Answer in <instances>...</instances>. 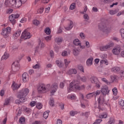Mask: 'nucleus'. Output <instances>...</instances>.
Returning <instances> with one entry per match:
<instances>
[{
    "label": "nucleus",
    "mask_w": 124,
    "mask_h": 124,
    "mask_svg": "<svg viewBox=\"0 0 124 124\" xmlns=\"http://www.w3.org/2000/svg\"><path fill=\"white\" fill-rule=\"evenodd\" d=\"M112 93L114 95H117L118 93V89L116 88H114L112 89Z\"/></svg>",
    "instance_id": "obj_44"
},
{
    "label": "nucleus",
    "mask_w": 124,
    "mask_h": 124,
    "mask_svg": "<svg viewBox=\"0 0 124 124\" xmlns=\"http://www.w3.org/2000/svg\"><path fill=\"white\" fill-rule=\"evenodd\" d=\"M59 83L57 82L53 83L50 87L49 92L51 95H54L57 91H58V88Z\"/></svg>",
    "instance_id": "obj_7"
},
{
    "label": "nucleus",
    "mask_w": 124,
    "mask_h": 124,
    "mask_svg": "<svg viewBox=\"0 0 124 124\" xmlns=\"http://www.w3.org/2000/svg\"><path fill=\"white\" fill-rule=\"evenodd\" d=\"M119 104L120 105H121V106H124V100H121L119 102Z\"/></svg>",
    "instance_id": "obj_62"
},
{
    "label": "nucleus",
    "mask_w": 124,
    "mask_h": 124,
    "mask_svg": "<svg viewBox=\"0 0 124 124\" xmlns=\"http://www.w3.org/2000/svg\"><path fill=\"white\" fill-rule=\"evenodd\" d=\"M85 89V85L79 86V82L78 81L74 80L70 84L69 87L68 88V93L70 92H73L74 91H77V90H81Z\"/></svg>",
    "instance_id": "obj_1"
},
{
    "label": "nucleus",
    "mask_w": 124,
    "mask_h": 124,
    "mask_svg": "<svg viewBox=\"0 0 124 124\" xmlns=\"http://www.w3.org/2000/svg\"><path fill=\"white\" fill-rule=\"evenodd\" d=\"M68 55H70V51H68V52L66 50H64L62 52V57H66V56H68Z\"/></svg>",
    "instance_id": "obj_29"
},
{
    "label": "nucleus",
    "mask_w": 124,
    "mask_h": 124,
    "mask_svg": "<svg viewBox=\"0 0 124 124\" xmlns=\"http://www.w3.org/2000/svg\"><path fill=\"white\" fill-rule=\"evenodd\" d=\"M14 101V98L13 97H10L5 99L4 103V106H7L10 105V104L12 103Z\"/></svg>",
    "instance_id": "obj_14"
},
{
    "label": "nucleus",
    "mask_w": 124,
    "mask_h": 124,
    "mask_svg": "<svg viewBox=\"0 0 124 124\" xmlns=\"http://www.w3.org/2000/svg\"><path fill=\"white\" fill-rule=\"evenodd\" d=\"M98 102L99 104L98 108L99 110L103 111L104 110V104L108 106V107H110V103L107 102L104 103V98L102 96H100L98 98Z\"/></svg>",
    "instance_id": "obj_5"
},
{
    "label": "nucleus",
    "mask_w": 124,
    "mask_h": 124,
    "mask_svg": "<svg viewBox=\"0 0 124 124\" xmlns=\"http://www.w3.org/2000/svg\"><path fill=\"white\" fill-rule=\"evenodd\" d=\"M112 0H104V3H111L112 2Z\"/></svg>",
    "instance_id": "obj_61"
},
{
    "label": "nucleus",
    "mask_w": 124,
    "mask_h": 124,
    "mask_svg": "<svg viewBox=\"0 0 124 124\" xmlns=\"http://www.w3.org/2000/svg\"><path fill=\"white\" fill-rule=\"evenodd\" d=\"M10 32H11V28L8 27L6 28H3L2 30V32L1 33V34L5 38H7V37L9 36V34H10Z\"/></svg>",
    "instance_id": "obj_6"
},
{
    "label": "nucleus",
    "mask_w": 124,
    "mask_h": 124,
    "mask_svg": "<svg viewBox=\"0 0 124 124\" xmlns=\"http://www.w3.org/2000/svg\"><path fill=\"white\" fill-rule=\"evenodd\" d=\"M101 92L102 93H103V95H107V94H108V93H109V89H108V86H102L101 89Z\"/></svg>",
    "instance_id": "obj_15"
},
{
    "label": "nucleus",
    "mask_w": 124,
    "mask_h": 124,
    "mask_svg": "<svg viewBox=\"0 0 124 124\" xmlns=\"http://www.w3.org/2000/svg\"><path fill=\"white\" fill-rule=\"evenodd\" d=\"M45 39L46 41H50L52 39V36H47L45 37Z\"/></svg>",
    "instance_id": "obj_57"
},
{
    "label": "nucleus",
    "mask_w": 124,
    "mask_h": 124,
    "mask_svg": "<svg viewBox=\"0 0 124 124\" xmlns=\"http://www.w3.org/2000/svg\"><path fill=\"white\" fill-rule=\"evenodd\" d=\"M15 19H18L20 17V15L18 14L11 15Z\"/></svg>",
    "instance_id": "obj_52"
},
{
    "label": "nucleus",
    "mask_w": 124,
    "mask_h": 124,
    "mask_svg": "<svg viewBox=\"0 0 124 124\" xmlns=\"http://www.w3.org/2000/svg\"><path fill=\"white\" fill-rule=\"evenodd\" d=\"M102 81H103V82H104L105 83H106V84H107L108 85H110V82L108 81V80H107V79L105 78H102Z\"/></svg>",
    "instance_id": "obj_51"
},
{
    "label": "nucleus",
    "mask_w": 124,
    "mask_h": 124,
    "mask_svg": "<svg viewBox=\"0 0 124 124\" xmlns=\"http://www.w3.org/2000/svg\"><path fill=\"white\" fill-rule=\"evenodd\" d=\"M20 70V64L18 61H15L12 65V70L14 72H17Z\"/></svg>",
    "instance_id": "obj_8"
},
{
    "label": "nucleus",
    "mask_w": 124,
    "mask_h": 124,
    "mask_svg": "<svg viewBox=\"0 0 124 124\" xmlns=\"http://www.w3.org/2000/svg\"><path fill=\"white\" fill-rule=\"evenodd\" d=\"M8 58H9V54L7 53V52H5L2 56L1 60H7Z\"/></svg>",
    "instance_id": "obj_28"
},
{
    "label": "nucleus",
    "mask_w": 124,
    "mask_h": 124,
    "mask_svg": "<svg viewBox=\"0 0 124 124\" xmlns=\"http://www.w3.org/2000/svg\"><path fill=\"white\" fill-rule=\"evenodd\" d=\"M114 119L112 118H110L109 121L108 122V124H112L113 123H114Z\"/></svg>",
    "instance_id": "obj_56"
},
{
    "label": "nucleus",
    "mask_w": 124,
    "mask_h": 124,
    "mask_svg": "<svg viewBox=\"0 0 124 124\" xmlns=\"http://www.w3.org/2000/svg\"><path fill=\"white\" fill-rule=\"evenodd\" d=\"M113 46H114V43H110L106 46H101L100 47V49L101 50V51H107L108 49H109V48H111V47Z\"/></svg>",
    "instance_id": "obj_13"
},
{
    "label": "nucleus",
    "mask_w": 124,
    "mask_h": 124,
    "mask_svg": "<svg viewBox=\"0 0 124 124\" xmlns=\"http://www.w3.org/2000/svg\"><path fill=\"white\" fill-rule=\"evenodd\" d=\"M67 74L68 75H71V74H76L77 73V70L75 69H70L68 70L67 72Z\"/></svg>",
    "instance_id": "obj_21"
},
{
    "label": "nucleus",
    "mask_w": 124,
    "mask_h": 124,
    "mask_svg": "<svg viewBox=\"0 0 124 124\" xmlns=\"http://www.w3.org/2000/svg\"><path fill=\"white\" fill-rule=\"evenodd\" d=\"M73 44L76 46H79L81 44V41L78 39H76L73 41Z\"/></svg>",
    "instance_id": "obj_26"
},
{
    "label": "nucleus",
    "mask_w": 124,
    "mask_h": 124,
    "mask_svg": "<svg viewBox=\"0 0 124 124\" xmlns=\"http://www.w3.org/2000/svg\"><path fill=\"white\" fill-rule=\"evenodd\" d=\"M30 79V77L29 76V74L27 73H24L22 75V81L24 83H27V82L29 81Z\"/></svg>",
    "instance_id": "obj_17"
},
{
    "label": "nucleus",
    "mask_w": 124,
    "mask_h": 124,
    "mask_svg": "<svg viewBox=\"0 0 124 124\" xmlns=\"http://www.w3.org/2000/svg\"><path fill=\"white\" fill-rule=\"evenodd\" d=\"M99 28L102 31L105 32V33H109L110 31H111V29L110 28L107 27V26L105 25H103L101 27L100 25H99Z\"/></svg>",
    "instance_id": "obj_12"
},
{
    "label": "nucleus",
    "mask_w": 124,
    "mask_h": 124,
    "mask_svg": "<svg viewBox=\"0 0 124 124\" xmlns=\"http://www.w3.org/2000/svg\"><path fill=\"white\" fill-rule=\"evenodd\" d=\"M76 114H77V111H74L72 110L70 112V115L71 116H75V115H76Z\"/></svg>",
    "instance_id": "obj_54"
},
{
    "label": "nucleus",
    "mask_w": 124,
    "mask_h": 124,
    "mask_svg": "<svg viewBox=\"0 0 124 124\" xmlns=\"http://www.w3.org/2000/svg\"><path fill=\"white\" fill-rule=\"evenodd\" d=\"M54 100L53 98H50L49 102V104L51 107H54L55 105Z\"/></svg>",
    "instance_id": "obj_32"
},
{
    "label": "nucleus",
    "mask_w": 124,
    "mask_h": 124,
    "mask_svg": "<svg viewBox=\"0 0 124 124\" xmlns=\"http://www.w3.org/2000/svg\"><path fill=\"white\" fill-rule=\"evenodd\" d=\"M99 94H100V91L97 90L95 92H93L87 94L86 95V98H87V99H91V98H93V96L96 97V96H97V95H99Z\"/></svg>",
    "instance_id": "obj_10"
},
{
    "label": "nucleus",
    "mask_w": 124,
    "mask_h": 124,
    "mask_svg": "<svg viewBox=\"0 0 124 124\" xmlns=\"http://www.w3.org/2000/svg\"><path fill=\"white\" fill-rule=\"evenodd\" d=\"M68 99H70L71 100H75L76 99V95L74 94H71L68 95L67 96Z\"/></svg>",
    "instance_id": "obj_24"
},
{
    "label": "nucleus",
    "mask_w": 124,
    "mask_h": 124,
    "mask_svg": "<svg viewBox=\"0 0 124 124\" xmlns=\"http://www.w3.org/2000/svg\"><path fill=\"white\" fill-rule=\"evenodd\" d=\"M20 35H21V31H16L14 33L13 36V39H17L19 37V36H20Z\"/></svg>",
    "instance_id": "obj_18"
},
{
    "label": "nucleus",
    "mask_w": 124,
    "mask_h": 124,
    "mask_svg": "<svg viewBox=\"0 0 124 124\" xmlns=\"http://www.w3.org/2000/svg\"><path fill=\"white\" fill-rule=\"evenodd\" d=\"M36 108L39 109H41L42 108V104L40 103H38L36 105Z\"/></svg>",
    "instance_id": "obj_49"
},
{
    "label": "nucleus",
    "mask_w": 124,
    "mask_h": 124,
    "mask_svg": "<svg viewBox=\"0 0 124 124\" xmlns=\"http://www.w3.org/2000/svg\"><path fill=\"white\" fill-rule=\"evenodd\" d=\"M45 32L46 33V34H47V35H49L51 33V30H50V28H46L45 30Z\"/></svg>",
    "instance_id": "obj_41"
},
{
    "label": "nucleus",
    "mask_w": 124,
    "mask_h": 124,
    "mask_svg": "<svg viewBox=\"0 0 124 124\" xmlns=\"http://www.w3.org/2000/svg\"><path fill=\"white\" fill-rule=\"evenodd\" d=\"M40 46L41 49H43L45 47V44L43 42H40L39 44V47Z\"/></svg>",
    "instance_id": "obj_47"
},
{
    "label": "nucleus",
    "mask_w": 124,
    "mask_h": 124,
    "mask_svg": "<svg viewBox=\"0 0 124 124\" xmlns=\"http://www.w3.org/2000/svg\"><path fill=\"white\" fill-rule=\"evenodd\" d=\"M100 58L101 59H102V60H104V59H106V58H107V54H102L100 56Z\"/></svg>",
    "instance_id": "obj_55"
},
{
    "label": "nucleus",
    "mask_w": 124,
    "mask_h": 124,
    "mask_svg": "<svg viewBox=\"0 0 124 124\" xmlns=\"http://www.w3.org/2000/svg\"><path fill=\"white\" fill-rule=\"evenodd\" d=\"M101 64H106V65H108V61L107 60H102L100 62Z\"/></svg>",
    "instance_id": "obj_39"
},
{
    "label": "nucleus",
    "mask_w": 124,
    "mask_h": 124,
    "mask_svg": "<svg viewBox=\"0 0 124 124\" xmlns=\"http://www.w3.org/2000/svg\"><path fill=\"white\" fill-rule=\"evenodd\" d=\"M44 11V8H43V7H41L37 10V12L38 14H41L42 13H43Z\"/></svg>",
    "instance_id": "obj_42"
},
{
    "label": "nucleus",
    "mask_w": 124,
    "mask_h": 124,
    "mask_svg": "<svg viewBox=\"0 0 124 124\" xmlns=\"http://www.w3.org/2000/svg\"><path fill=\"white\" fill-rule=\"evenodd\" d=\"M64 62L65 66H67V65H68V64L70 63V61L68 60L67 59H65L64 60Z\"/></svg>",
    "instance_id": "obj_48"
},
{
    "label": "nucleus",
    "mask_w": 124,
    "mask_h": 124,
    "mask_svg": "<svg viewBox=\"0 0 124 124\" xmlns=\"http://www.w3.org/2000/svg\"><path fill=\"white\" fill-rule=\"evenodd\" d=\"M53 66V65L52 64H51L50 63H47L46 64V68H47V69H50V68H52Z\"/></svg>",
    "instance_id": "obj_50"
},
{
    "label": "nucleus",
    "mask_w": 124,
    "mask_h": 124,
    "mask_svg": "<svg viewBox=\"0 0 124 124\" xmlns=\"http://www.w3.org/2000/svg\"><path fill=\"white\" fill-rule=\"evenodd\" d=\"M119 70H120V67H114L111 69L112 72H119Z\"/></svg>",
    "instance_id": "obj_34"
},
{
    "label": "nucleus",
    "mask_w": 124,
    "mask_h": 124,
    "mask_svg": "<svg viewBox=\"0 0 124 124\" xmlns=\"http://www.w3.org/2000/svg\"><path fill=\"white\" fill-rule=\"evenodd\" d=\"M20 87H21V85L17 84L16 83H14L12 85V88L13 91H15L16 90H18V89H19Z\"/></svg>",
    "instance_id": "obj_22"
},
{
    "label": "nucleus",
    "mask_w": 124,
    "mask_h": 124,
    "mask_svg": "<svg viewBox=\"0 0 124 124\" xmlns=\"http://www.w3.org/2000/svg\"><path fill=\"white\" fill-rule=\"evenodd\" d=\"M56 63L57 65L59 66V67H62V66H63V63H62V61L57 60L56 61Z\"/></svg>",
    "instance_id": "obj_30"
},
{
    "label": "nucleus",
    "mask_w": 124,
    "mask_h": 124,
    "mask_svg": "<svg viewBox=\"0 0 124 124\" xmlns=\"http://www.w3.org/2000/svg\"><path fill=\"white\" fill-rule=\"evenodd\" d=\"M41 48L39 47V46H37L35 48V54H39L40 53V51Z\"/></svg>",
    "instance_id": "obj_35"
},
{
    "label": "nucleus",
    "mask_w": 124,
    "mask_h": 124,
    "mask_svg": "<svg viewBox=\"0 0 124 124\" xmlns=\"http://www.w3.org/2000/svg\"><path fill=\"white\" fill-rule=\"evenodd\" d=\"M110 79L112 82H114V81H117L118 77H117V76H111L110 77Z\"/></svg>",
    "instance_id": "obj_43"
},
{
    "label": "nucleus",
    "mask_w": 124,
    "mask_h": 124,
    "mask_svg": "<svg viewBox=\"0 0 124 124\" xmlns=\"http://www.w3.org/2000/svg\"><path fill=\"white\" fill-rule=\"evenodd\" d=\"M25 122H26V119H25V117H21L19 120V124H25Z\"/></svg>",
    "instance_id": "obj_40"
},
{
    "label": "nucleus",
    "mask_w": 124,
    "mask_h": 124,
    "mask_svg": "<svg viewBox=\"0 0 124 124\" xmlns=\"http://www.w3.org/2000/svg\"><path fill=\"white\" fill-rule=\"evenodd\" d=\"M30 93V89L28 88H23L17 94V97L22 102L26 101V97Z\"/></svg>",
    "instance_id": "obj_3"
},
{
    "label": "nucleus",
    "mask_w": 124,
    "mask_h": 124,
    "mask_svg": "<svg viewBox=\"0 0 124 124\" xmlns=\"http://www.w3.org/2000/svg\"><path fill=\"white\" fill-rule=\"evenodd\" d=\"M85 47L86 48H90V43L88 41H85Z\"/></svg>",
    "instance_id": "obj_60"
},
{
    "label": "nucleus",
    "mask_w": 124,
    "mask_h": 124,
    "mask_svg": "<svg viewBox=\"0 0 124 124\" xmlns=\"http://www.w3.org/2000/svg\"><path fill=\"white\" fill-rule=\"evenodd\" d=\"M101 122H102V119H97L95 123H96L97 124H100V123H101Z\"/></svg>",
    "instance_id": "obj_64"
},
{
    "label": "nucleus",
    "mask_w": 124,
    "mask_h": 124,
    "mask_svg": "<svg viewBox=\"0 0 124 124\" xmlns=\"http://www.w3.org/2000/svg\"><path fill=\"white\" fill-rule=\"evenodd\" d=\"M28 21V18L27 17H23L20 20V23H26Z\"/></svg>",
    "instance_id": "obj_45"
},
{
    "label": "nucleus",
    "mask_w": 124,
    "mask_h": 124,
    "mask_svg": "<svg viewBox=\"0 0 124 124\" xmlns=\"http://www.w3.org/2000/svg\"><path fill=\"white\" fill-rule=\"evenodd\" d=\"M90 81L93 84H95L97 88H100V82L96 77L93 76L90 78Z\"/></svg>",
    "instance_id": "obj_11"
},
{
    "label": "nucleus",
    "mask_w": 124,
    "mask_h": 124,
    "mask_svg": "<svg viewBox=\"0 0 124 124\" xmlns=\"http://www.w3.org/2000/svg\"><path fill=\"white\" fill-rule=\"evenodd\" d=\"M31 33L28 31V30H25L21 34V39H24V40L26 39H29V38H31Z\"/></svg>",
    "instance_id": "obj_9"
},
{
    "label": "nucleus",
    "mask_w": 124,
    "mask_h": 124,
    "mask_svg": "<svg viewBox=\"0 0 124 124\" xmlns=\"http://www.w3.org/2000/svg\"><path fill=\"white\" fill-rule=\"evenodd\" d=\"M107 116H108V114H107V113H104L99 115V118L100 119H106V118H107Z\"/></svg>",
    "instance_id": "obj_31"
},
{
    "label": "nucleus",
    "mask_w": 124,
    "mask_h": 124,
    "mask_svg": "<svg viewBox=\"0 0 124 124\" xmlns=\"http://www.w3.org/2000/svg\"><path fill=\"white\" fill-rule=\"evenodd\" d=\"M118 12H119V10L118 9L110 10L109 11V14H110V15H115V14H116V13H118Z\"/></svg>",
    "instance_id": "obj_37"
},
{
    "label": "nucleus",
    "mask_w": 124,
    "mask_h": 124,
    "mask_svg": "<svg viewBox=\"0 0 124 124\" xmlns=\"http://www.w3.org/2000/svg\"><path fill=\"white\" fill-rule=\"evenodd\" d=\"M49 113H50V111L49 110L44 112L43 117L44 119H47L48 118V117L49 116Z\"/></svg>",
    "instance_id": "obj_36"
},
{
    "label": "nucleus",
    "mask_w": 124,
    "mask_h": 124,
    "mask_svg": "<svg viewBox=\"0 0 124 124\" xmlns=\"http://www.w3.org/2000/svg\"><path fill=\"white\" fill-rule=\"evenodd\" d=\"M62 38L61 37H58L55 39V42L58 45H61L62 42Z\"/></svg>",
    "instance_id": "obj_20"
},
{
    "label": "nucleus",
    "mask_w": 124,
    "mask_h": 124,
    "mask_svg": "<svg viewBox=\"0 0 124 124\" xmlns=\"http://www.w3.org/2000/svg\"><path fill=\"white\" fill-rule=\"evenodd\" d=\"M27 0H5V4L7 6H14L16 7H20L22 6V3H25Z\"/></svg>",
    "instance_id": "obj_2"
},
{
    "label": "nucleus",
    "mask_w": 124,
    "mask_h": 124,
    "mask_svg": "<svg viewBox=\"0 0 124 124\" xmlns=\"http://www.w3.org/2000/svg\"><path fill=\"white\" fill-rule=\"evenodd\" d=\"M112 53L114 55H119L120 53H121V46H115L112 49Z\"/></svg>",
    "instance_id": "obj_16"
},
{
    "label": "nucleus",
    "mask_w": 124,
    "mask_h": 124,
    "mask_svg": "<svg viewBox=\"0 0 124 124\" xmlns=\"http://www.w3.org/2000/svg\"><path fill=\"white\" fill-rule=\"evenodd\" d=\"M25 112L28 114H31V109L30 108H26Z\"/></svg>",
    "instance_id": "obj_53"
},
{
    "label": "nucleus",
    "mask_w": 124,
    "mask_h": 124,
    "mask_svg": "<svg viewBox=\"0 0 124 124\" xmlns=\"http://www.w3.org/2000/svg\"><path fill=\"white\" fill-rule=\"evenodd\" d=\"M50 7H48L47 8H46L45 10V12L46 13H49V12H50Z\"/></svg>",
    "instance_id": "obj_58"
},
{
    "label": "nucleus",
    "mask_w": 124,
    "mask_h": 124,
    "mask_svg": "<svg viewBox=\"0 0 124 124\" xmlns=\"http://www.w3.org/2000/svg\"><path fill=\"white\" fill-rule=\"evenodd\" d=\"M75 7H76V5L75 4V3H73L70 6V9L71 10H73V9H74Z\"/></svg>",
    "instance_id": "obj_46"
},
{
    "label": "nucleus",
    "mask_w": 124,
    "mask_h": 124,
    "mask_svg": "<svg viewBox=\"0 0 124 124\" xmlns=\"http://www.w3.org/2000/svg\"><path fill=\"white\" fill-rule=\"evenodd\" d=\"M93 58H89L86 62L87 66H91L93 64Z\"/></svg>",
    "instance_id": "obj_27"
},
{
    "label": "nucleus",
    "mask_w": 124,
    "mask_h": 124,
    "mask_svg": "<svg viewBox=\"0 0 124 124\" xmlns=\"http://www.w3.org/2000/svg\"><path fill=\"white\" fill-rule=\"evenodd\" d=\"M50 87H51V84H50L46 85L43 83L41 84L38 88V92L40 93H46L50 92Z\"/></svg>",
    "instance_id": "obj_4"
},
{
    "label": "nucleus",
    "mask_w": 124,
    "mask_h": 124,
    "mask_svg": "<svg viewBox=\"0 0 124 124\" xmlns=\"http://www.w3.org/2000/svg\"><path fill=\"white\" fill-rule=\"evenodd\" d=\"M73 54L74 56H78L79 55V50L74 48L73 50Z\"/></svg>",
    "instance_id": "obj_33"
},
{
    "label": "nucleus",
    "mask_w": 124,
    "mask_h": 124,
    "mask_svg": "<svg viewBox=\"0 0 124 124\" xmlns=\"http://www.w3.org/2000/svg\"><path fill=\"white\" fill-rule=\"evenodd\" d=\"M70 83V81L68 80H64L63 82H61L60 83V88L61 89H63V87H64V85H65V84H66L67 85H68V84H69Z\"/></svg>",
    "instance_id": "obj_23"
},
{
    "label": "nucleus",
    "mask_w": 124,
    "mask_h": 124,
    "mask_svg": "<svg viewBox=\"0 0 124 124\" xmlns=\"http://www.w3.org/2000/svg\"><path fill=\"white\" fill-rule=\"evenodd\" d=\"M74 26V25L73 24V22L70 21L68 27H65V30H66V31H70V30L73 28Z\"/></svg>",
    "instance_id": "obj_25"
},
{
    "label": "nucleus",
    "mask_w": 124,
    "mask_h": 124,
    "mask_svg": "<svg viewBox=\"0 0 124 124\" xmlns=\"http://www.w3.org/2000/svg\"><path fill=\"white\" fill-rule=\"evenodd\" d=\"M9 21H10V23H11L13 26H14V25H15V24H16V20L15 18L12 16V15H11L9 16Z\"/></svg>",
    "instance_id": "obj_19"
},
{
    "label": "nucleus",
    "mask_w": 124,
    "mask_h": 124,
    "mask_svg": "<svg viewBox=\"0 0 124 124\" xmlns=\"http://www.w3.org/2000/svg\"><path fill=\"white\" fill-rule=\"evenodd\" d=\"M32 24L35 26H38V25L40 24V21H39V20H37V19H34L32 21Z\"/></svg>",
    "instance_id": "obj_38"
},
{
    "label": "nucleus",
    "mask_w": 124,
    "mask_h": 124,
    "mask_svg": "<svg viewBox=\"0 0 124 124\" xmlns=\"http://www.w3.org/2000/svg\"><path fill=\"white\" fill-rule=\"evenodd\" d=\"M79 35L82 39H84V38L86 37L85 34H84L83 32L80 33Z\"/></svg>",
    "instance_id": "obj_59"
},
{
    "label": "nucleus",
    "mask_w": 124,
    "mask_h": 124,
    "mask_svg": "<svg viewBox=\"0 0 124 124\" xmlns=\"http://www.w3.org/2000/svg\"><path fill=\"white\" fill-rule=\"evenodd\" d=\"M121 15H124V10L120 12L119 13H118L117 15V16H121Z\"/></svg>",
    "instance_id": "obj_63"
}]
</instances>
